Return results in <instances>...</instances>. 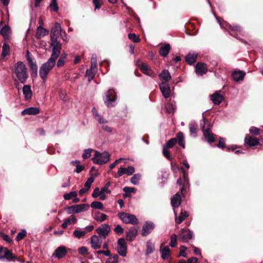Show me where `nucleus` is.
Wrapping results in <instances>:
<instances>
[{
    "mask_svg": "<svg viewBox=\"0 0 263 263\" xmlns=\"http://www.w3.org/2000/svg\"><path fill=\"white\" fill-rule=\"evenodd\" d=\"M15 73L22 83H25L28 78V73L25 65L22 62H18L15 66Z\"/></svg>",
    "mask_w": 263,
    "mask_h": 263,
    "instance_id": "f257e3e1",
    "label": "nucleus"
},
{
    "mask_svg": "<svg viewBox=\"0 0 263 263\" xmlns=\"http://www.w3.org/2000/svg\"><path fill=\"white\" fill-rule=\"evenodd\" d=\"M56 60L49 58L45 63L43 64L39 70V74L41 78L45 81L50 71L55 65Z\"/></svg>",
    "mask_w": 263,
    "mask_h": 263,
    "instance_id": "f03ea898",
    "label": "nucleus"
},
{
    "mask_svg": "<svg viewBox=\"0 0 263 263\" xmlns=\"http://www.w3.org/2000/svg\"><path fill=\"white\" fill-rule=\"evenodd\" d=\"M110 159V155L107 152L100 153L97 151H94V155L92 159L95 164L102 165L106 163Z\"/></svg>",
    "mask_w": 263,
    "mask_h": 263,
    "instance_id": "7ed1b4c3",
    "label": "nucleus"
},
{
    "mask_svg": "<svg viewBox=\"0 0 263 263\" xmlns=\"http://www.w3.org/2000/svg\"><path fill=\"white\" fill-rule=\"evenodd\" d=\"M118 217L126 224H137L139 220L135 215L125 212H120L118 214Z\"/></svg>",
    "mask_w": 263,
    "mask_h": 263,
    "instance_id": "20e7f679",
    "label": "nucleus"
},
{
    "mask_svg": "<svg viewBox=\"0 0 263 263\" xmlns=\"http://www.w3.org/2000/svg\"><path fill=\"white\" fill-rule=\"evenodd\" d=\"M116 99V93L115 90L109 89L106 92L105 96L104 97V103L107 107H112L115 105Z\"/></svg>",
    "mask_w": 263,
    "mask_h": 263,
    "instance_id": "39448f33",
    "label": "nucleus"
},
{
    "mask_svg": "<svg viewBox=\"0 0 263 263\" xmlns=\"http://www.w3.org/2000/svg\"><path fill=\"white\" fill-rule=\"evenodd\" d=\"M216 18L217 20V22L219 23V24L221 28H223L227 30V28H229V29H231V31H229V34L231 35L236 37V39H238L237 37V34L233 33V32H240L241 31V29L240 26L236 25L232 26V25L229 24L228 23H227L226 22L222 23V22H221L220 20L216 16Z\"/></svg>",
    "mask_w": 263,
    "mask_h": 263,
    "instance_id": "423d86ee",
    "label": "nucleus"
},
{
    "mask_svg": "<svg viewBox=\"0 0 263 263\" xmlns=\"http://www.w3.org/2000/svg\"><path fill=\"white\" fill-rule=\"evenodd\" d=\"M51 46L52 47V51L50 58L57 60L60 54L61 44L57 39H51Z\"/></svg>",
    "mask_w": 263,
    "mask_h": 263,
    "instance_id": "0eeeda50",
    "label": "nucleus"
},
{
    "mask_svg": "<svg viewBox=\"0 0 263 263\" xmlns=\"http://www.w3.org/2000/svg\"><path fill=\"white\" fill-rule=\"evenodd\" d=\"M89 205L87 204H75L67 208L68 214L79 213L87 211Z\"/></svg>",
    "mask_w": 263,
    "mask_h": 263,
    "instance_id": "6e6552de",
    "label": "nucleus"
},
{
    "mask_svg": "<svg viewBox=\"0 0 263 263\" xmlns=\"http://www.w3.org/2000/svg\"><path fill=\"white\" fill-rule=\"evenodd\" d=\"M127 243L124 238H121L117 241V251L118 253L122 257L127 255Z\"/></svg>",
    "mask_w": 263,
    "mask_h": 263,
    "instance_id": "1a4fd4ad",
    "label": "nucleus"
},
{
    "mask_svg": "<svg viewBox=\"0 0 263 263\" xmlns=\"http://www.w3.org/2000/svg\"><path fill=\"white\" fill-rule=\"evenodd\" d=\"M96 231L99 237L106 238L110 231V227L108 224H102Z\"/></svg>",
    "mask_w": 263,
    "mask_h": 263,
    "instance_id": "9d476101",
    "label": "nucleus"
},
{
    "mask_svg": "<svg viewBox=\"0 0 263 263\" xmlns=\"http://www.w3.org/2000/svg\"><path fill=\"white\" fill-rule=\"evenodd\" d=\"M15 257L12 254L11 251L6 248L0 247V259L11 261Z\"/></svg>",
    "mask_w": 263,
    "mask_h": 263,
    "instance_id": "9b49d317",
    "label": "nucleus"
},
{
    "mask_svg": "<svg viewBox=\"0 0 263 263\" xmlns=\"http://www.w3.org/2000/svg\"><path fill=\"white\" fill-rule=\"evenodd\" d=\"M179 236L181 238L182 242H187L193 238V233L189 229H181L179 232Z\"/></svg>",
    "mask_w": 263,
    "mask_h": 263,
    "instance_id": "f8f14e48",
    "label": "nucleus"
},
{
    "mask_svg": "<svg viewBox=\"0 0 263 263\" xmlns=\"http://www.w3.org/2000/svg\"><path fill=\"white\" fill-rule=\"evenodd\" d=\"M102 238L96 235H93L90 239L91 248L94 250L99 249L101 247Z\"/></svg>",
    "mask_w": 263,
    "mask_h": 263,
    "instance_id": "ddd939ff",
    "label": "nucleus"
},
{
    "mask_svg": "<svg viewBox=\"0 0 263 263\" xmlns=\"http://www.w3.org/2000/svg\"><path fill=\"white\" fill-rule=\"evenodd\" d=\"M155 228V224L153 222L146 221L143 226L141 234L143 236L148 235Z\"/></svg>",
    "mask_w": 263,
    "mask_h": 263,
    "instance_id": "4468645a",
    "label": "nucleus"
},
{
    "mask_svg": "<svg viewBox=\"0 0 263 263\" xmlns=\"http://www.w3.org/2000/svg\"><path fill=\"white\" fill-rule=\"evenodd\" d=\"M159 87L163 96L166 99L168 98L171 94V88L168 83L162 82L159 84Z\"/></svg>",
    "mask_w": 263,
    "mask_h": 263,
    "instance_id": "2eb2a0df",
    "label": "nucleus"
},
{
    "mask_svg": "<svg viewBox=\"0 0 263 263\" xmlns=\"http://www.w3.org/2000/svg\"><path fill=\"white\" fill-rule=\"evenodd\" d=\"M212 125L208 124V127L206 130L203 132V136L206 141L209 143H212L215 141V137L213 134L212 133Z\"/></svg>",
    "mask_w": 263,
    "mask_h": 263,
    "instance_id": "dca6fc26",
    "label": "nucleus"
},
{
    "mask_svg": "<svg viewBox=\"0 0 263 263\" xmlns=\"http://www.w3.org/2000/svg\"><path fill=\"white\" fill-rule=\"evenodd\" d=\"M67 253V249L64 246H61L55 249L52 257L61 259L64 257Z\"/></svg>",
    "mask_w": 263,
    "mask_h": 263,
    "instance_id": "f3484780",
    "label": "nucleus"
},
{
    "mask_svg": "<svg viewBox=\"0 0 263 263\" xmlns=\"http://www.w3.org/2000/svg\"><path fill=\"white\" fill-rule=\"evenodd\" d=\"M61 31L62 29L60 24L58 23H55L51 31V39H57L61 34Z\"/></svg>",
    "mask_w": 263,
    "mask_h": 263,
    "instance_id": "a211bd4d",
    "label": "nucleus"
},
{
    "mask_svg": "<svg viewBox=\"0 0 263 263\" xmlns=\"http://www.w3.org/2000/svg\"><path fill=\"white\" fill-rule=\"evenodd\" d=\"M140 69L143 73L151 77L154 78L156 76L155 72L152 70L150 67L145 63H141L140 66Z\"/></svg>",
    "mask_w": 263,
    "mask_h": 263,
    "instance_id": "6ab92c4d",
    "label": "nucleus"
},
{
    "mask_svg": "<svg viewBox=\"0 0 263 263\" xmlns=\"http://www.w3.org/2000/svg\"><path fill=\"white\" fill-rule=\"evenodd\" d=\"M195 71L198 76H202L208 71L207 66L204 63L199 62L195 66Z\"/></svg>",
    "mask_w": 263,
    "mask_h": 263,
    "instance_id": "aec40b11",
    "label": "nucleus"
},
{
    "mask_svg": "<svg viewBox=\"0 0 263 263\" xmlns=\"http://www.w3.org/2000/svg\"><path fill=\"white\" fill-rule=\"evenodd\" d=\"M135 172V168L133 166H129L127 168L120 167L117 172L118 175L120 177L124 174L128 176L132 175Z\"/></svg>",
    "mask_w": 263,
    "mask_h": 263,
    "instance_id": "412c9836",
    "label": "nucleus"
},
{
    "mask_svg": "<svg viewBox=\"0 0 263 263\" xmlns=\"http://www.w3.org/2000/svg\"><path fill=\"white\" fill-rule=\"evenodd\" d=\"M164 243H162L160 248V252H161V257L164 260H167L170 256V250L169 246H165L162 248Z\"/></svg>",
    "mask_w": 263,
    "mask_h": 263,
    "instance_id": "4be33fe9",
    "label": "nucleus"
},
{
    "mask_svg": "<svg viewBox=\"0 0 263 263\" xmlns=\"http://www.w3.org/2000/svg\"><path fill=\"white\" fill-rule=\"evenodd\" d=\"M138 234L137 229L135 227H132L126 233V238L127 241H133Z\"/></svg>",
    "mask_w": 263,
    "mask_h": 263,
    "instance_id": "5701e85b",
    "label": "nucleus"
},
{
    "mask_svg": "<svg viewBox=\"0 0 263 263\" xmlns=\"http://www.w3.org/2000/svg\"><path fill=\"white\" fill-rule=\"evenodd\" d=\"M40 112V109L36 107H30L24 109L21 112V115L23 116L28 115H36Z\"/></svg>",
    "mask_w": 263,
    "mask_h": 263,
    "instance_id": "b1692460",
    "label": "nucleus"
},
{
    "mask_svg": "<svg viewBox=\"0 0 263 263\" xmlns=\"http://www.w3.org/2000/svg\"><path fill=\"white\" fill-rule=\"evenodd\" d=\"M210 97L211 101L215 105L220 104L224 99L223 96L219 94L218 91H216L214 93L211 95Z\"/></svg>",
    "mask_w": 263,
    "mask_h": 263,
    "instance_id": "393cba45",
    "label": "nucleus"
},
{
    "mask_svg": "<svg viewBox=\"0 0 263 263\" xmlns=\"http://www.w3.org/2000/svg\"><path fill=\"white\" fill-rule=\"evenodd\" d=\"M23 93L26 101H28L31 99L32 92L30 85H25L23 86Z\"/></svg>",
    "mask_w": 263,
    "mask_h": 263,
    "instance_id": "a878e982",
    "label": "nucleus"
},
{
    "mask_svg": "<svg viewBox=\"0 0 263 263\" xmlns=\"http://www.w3.org/2000/svg\"><path fill=\"white\" fill-rule=\"evenodd\" d=\"M181 197L179 193H176L171 198V204L174 208L178 207L181 204Z\"/></svg>",
    "mask_w": 263,
    "mask_h": 263,
    "instance_id": "bb28decb",
    "label": "nucleus"
},
{
    "mask_svg": "<svg viewBox=\"0 0 263 263\" xmlns=\"http://www.w3.org/2000/svg\"><path fill=\"white\" fill-rule=\"evenodd\" d=\"M174 213L175 215V221L178 224H180L182 222V221H184L189 216L188 213L186 211H182L178 218L177 217V213L175 210H174Z\"/></svg>",
    "mask_w": 263,
    "mask_h": 263,
    "instance_id": "cd10ccee",
    "label": "nucleus"
},
{
    "mask_svg": "<svg viewBox=\"0 0 263 263\" xmlns=\"http://www.w3.org/2000/svg\"><path fill=\"white\" fill-rule=\"evenodd\" d=\"M232 76L234 81L237 82L243 79L245 72L240 70L235 71L232 73Z\"/></svg>",
    "mask_w": 263,
    "mask_h": 263,
    "instance_id": "c85d7f7f",
    "label": "nucleus"
},
{
    "mask_svg": "<svg viewBox=\"0 0 263 263\" xmlns=\"http://www.w3.org/2000/svg\"><path fill=\"white\" fill-rule=\"evenodd\" d=\"M197 57V53L196 52L189 53L185 56V59L188 64L191 65L195 62Z\"/></svg>",
    "mask_w": 263,
    "mask_h": 263,
    "instance_id": "c756f323",
    "label": "nucleus"
},
{
    "mask_svg": "<svg viewBox=\"0 0 263 263\" xmlns=\"http://www.w3.org/2000/svg\"><path fill=\"white\" fill-rule=\"evenodd\" d=\"M159 77L161 80L164 81L163 82H166L167 83L169 80L171 79V76L169 71L166 69L163 70L159 74Z\"/></svg>",
    "mask_w": 263,
    "mask_h": 263,
    "instance_id": "7c9ffc66",
    "label": "nucleus"
},
{
    "mask_svg": "<svg viewBox=\"0 0 263 263\" xmlns=\"http://www.w3.org/2000/svg\"><path fill=\"white\" fill-rule=\"evenodd\" d=\"M245 143L249 146H254L258 144L259 140L256 138L249 137L245 138Z\"/></svg>",
    "mask_w": 263,
    "mask_h": 263,
    "instance_id": "2f4dec72",
    "label": "nucleus"
},
{
    "mask_svg": "<svg viewBox=\"0 0 263 263\" xmlns=\"http://www.w3.org/2000/svg\"><path fill=\"white\" fill-rule=\"evenodd\" d=\"M171 49V46L169 44H165L162 46L159 50L160 54L164 57H167Z\"/></svg>",
    "mask_w": 263,
    "mask_h": 263,
    "instance_id": "473e14b6",
    "label": "nucleus"
},
{
    "mask_svg": "<svg viewBox=\"0 0 263 263\" xmlns=\"http://www.w3.org/2000/svg\"><path fill=\"white\" fill-rule=\"evenodd\" d=\"M177 142L182 148H185L184 136L182 132H180L176 135Z\"/></svg>",
    "mask_w": 263,
    "mask_h": 263,
    "instance_id": "72a5a7b5",
    "label": "nucleus"
},
{
    "mask_svg": "<svg viewBox=\"0 0 263 263\" xmlns=\"http://www.w3.org/2000/svg\"><path fill=\"white\" fill-rule=\"evenodd\" d=\"M49 31L41 26L38 27L36 29V36L38 38H41L45 35H48Z\"/></svg>",
    "mask_w": 263,
    "mask_h": 263,
    "instance_id": "f704fd0d",
    "label": "nucleus"
},
{
    "mask_svg": "<svg viewBox=\"0 0 263 263\" xmlns=\"http://www.w3.org/2000/svg\"><path fill=\"white\" fill-rule=\"evenodd\" d=\"M155 249L154 244L152 242L151 240H148L146 242V251L145 255L146 256L149 255L150 254L154 252Z\"/></svg>",
    "mask_w": 263,
    "mask_h": 263,
    "instance_id": "c9c22d12",
    "label": "nucleus"
},
{
    "mask_svg": "<svg viewBox=\"0 0 263 263\" xmlns=\"http://www.w3.org/2000/svg\"><path fill=\"white\" fill-rule=\"evenodd\" d=\"M107 217L106 214L97 212L94 216V219L97 221L102 222L106 219Z\"/></svg>",
    "mask_w": 263,
    "mask_h": 263,
    "instance_id": "e433bc0d",
    "label": "nucleus"
},
{
    "mask_svg": "<svg viewBox=\"0 0 263 263\" xmlns=\"http://www.w3.org/2000/svg\"><path fill=\"white\" fill-rule=\"evenodd\" d=\"M11 33L10 28L8 25H5L1 30V34L5 38L8 39Z\"/></svg>",
    "mask_w": 263,
    "mask_h": 263,
    "instance_id": "4c0bfd02",
    "label": "nucleus"
},
{
    "mask_svg": "<svg viewBox=\"0 0 263 263\" xmlns=\"http://www.w3.org/2000/svg\"><path fill=\"white\" fill-rule=\"evenodd\" d=\"M10 52V47L9 45L5 43L3 44L2 47V53L1 57L3 59H4L5 57L9 54Z\"/></svg>",
    "mask_w": 263,
    "mask_h": 263,
    "instance_id": "58836bf2",
    "label": "nucleus"
},
{
    "mask_svg": "<svg viewBox=\"0 0 263 263\" xmlns=\"http://www.w3.org/2000/svg\"><path fill=\"white\" fill-rule=\"evenodd\" d=\"M90 206L91 208L95 209H98V210H102L104 209L103 203L99 201L92 202L90 204Z\"/></svg>",
    "mask_w": 263,
    "mask_h": 263,
    "instance_id": "ea45409f",
    "label": "nucleus"
},
{
    "mask_svg": "<svg viewBox=\"0 0 263 263\" xmlns=\"http://www.w3.org/2000/svg\"><path fill=\"white\" fill-rule=\"evenodd\" d=\"M85 234L83 229L76 230L73 232V236L77 238H80L85 236Z\"/></svg>",
    "mask_w": 263,
    "mask_h": 263,
    "instance_id": "a19ab883",
    "label": "nucleus"
},
{
    "mask_svg": "<svg viewBox=\"0 0 263 263\" xmlns=\"http://www.w3.org/2000/svg\"><path fill=\"white\" fill-rule=\"evenodd\" d=\"M90 67L93 70H97V58L96 55H92Z\"/></svg>",
    "mask_w": 263,
    "mask_h": 263,
    "instance_id": "79ce46f5",
    "label": "nucleus"
},
{
    "mask_svg": "<svg viewBox=\"0 0 263 263\" xmlns=\"http://www.w3.org/2000/svg\"><path fill=\"white\" fill-rule=\"evenodd\" d=\"M77 195H78V194H77V192L72 191V192H70V193H66V194H64L63 197H64V199H65L66 200H68L72 199V198L77 197Z\"/></svg>",
    "mask_w": 263,
    "mask_h": 263,
    "instance_id": "37998d69",
    "label": "nucleus"
},
{
    "mask_svg": "<svg viewBox=\"0 0 263 263\" xmlns=\"http://www.w3.org/2000/svg\"><path fill=\"white\" fill-rule=\"evenodd\" d=\"M95 108L94 107L92 108V111L93 115L97 118V119L99 121V122L100 124H102V125L106 124L107 122V121L106 119H104L103 117H102L101 116H100L99 114H95Z\"/></svg>",
    "mask_w": 263,
    "mask_h": 263,
    "instance_id": "c03bdc74",
    "label": "nucleus"
},
{
    "mask_svg": "<svg viewBox=\"0 0 263 263\" xmlns=\"http://www.w3.org/2000/svg\"><path fill=\"white\" fill-rule=\"evenodd\" d=\"M29 66L32 72L37 76V66L34 60H31L30 61Z\"/></svg>",
    "mask_w": 263,
    "mask_h": 263,
    "instance_id": "a18cd8bd",
    "label": "nucleus"
},
{
    "mask_svg": "<svg viewBox=\"0 0 263 263\" xmlns=\"http://www.w3.org/2000/svg\"><path fill=\"white\" fill-rule=\"evenodd\" d=\"M97 70H93L91 68L90 70L87 69L86 72V76L88 77V80L90 82L94 78L95 75Z\"/></svg>",
    "mask_w": 263,
    "mask_h": 263,
    "instance_id": "49530a36",
    "label": "nucleus"
},
{
    "mask_svg": "<svg viewBox=\"0 0 263 263\" xmlns=\"http://www.w3.org/2000/svg\"><path fill=\"white\" fill-rule=\"evenodd\" d=\"M140 179V174H136L131 178L130 181L133 184L137 185L139 184Z\"/></svg>",
    "mask_w": 263,
    "mask_h": 263,
    "instance_id": "de8ad7c7",
    "label": "nucleus"
},
{
    "mask_svg": "<svg viewBox=\"0 0 263 263\" xmlns=\"http://www.w3.org/2000/svg\"><path fill=\"white\" fill-rule=\"evenodd\" d=\"M119 256L117 254H115L107 259L105 263H118Z\"/></svg>",
    "mask_w": 263,
    "mask_h": 263,
    "instance_id": "09e8293b",
    "label": "nucleus"
},
{
    "mask_svg": "<svg viewBox=\"0 0 263 263\" xmlns=\"http://www.w3.org/2000/svg\"><path fill=\"white\" fill-rule=\"evenodd\" d=\"M66 58V54H62L60 59L58 60L57 65L58 67L63 66L65 63Z\"/></svg>",
    "mask_w": 263,
    "mask_h": 263,
    "instance_id": "8fccbe9b",
    "label": "nucleus"
},
{
    "mask_svg": "<svg viewBox=\"0 0 263 263\" xmlns=\"http://www.w3.org/2000/svg\"><path fill=\"white\" fill-rule=\"evenodd\" d=\"M211 124L208 120H205V118L203 116L202 117V121H201L200 125V127L202 130L204 132L206 130V128L208 127V124Z\"/></svg>",
    "mask_w": 263,
    "mask_h": 263,
    "instance_id": "3c124183",
    "label": "nucleus"
},
{
    "mask_svg": "<svg viewBox=\"0 0 263 263\" xmlns=\"http://www.w3.org/2000/svg\"><path fill=\"white\" fill-rule=\"evenodd\" d=\"M171 242L169 246L172 248H174L177 246V235L173 234L170 237Z\"/></svg>",
    "mask_w": 263,
    "mask_h": 263,
    "instance_id": "603ef678",
    "label": "nucleus"
},
{
    "mask_svg": "<svg viewBox=\"0 0 263 263\" xmlns=\"http://www.w3.org/2000/svg\"><path fill=\"white\" fill-rule=\"evenodd\" d=\"M129 39L132 40L134 43H139L140 41V39L138 35H137L135 33H129L128 34Z\"/></svg>",
    "mask_w": 263,
    "mask_h": 263,
    "instance_id": "864d4df0",
    "label": "nucleus"
},
{
    "mask_svg": "<svg viewBox=\"0 0 263 263\" xmlns=\"http://www.w3.org/2000/svg\"><path fill=\"white\" fill-rule=\"evenodd\" d=\"M177 143V139L176 138H172L166 143V146L167 148H170L173 147L174 145Z\"/></svg>",
    "mask_w": 263,
    "mask_h": 263,
    "instance_id": "5fc2aeb1",
    "label": "nucleus"
},
{
    "mask_svg": "<svg viewBox=\"0 0 263 263\" xmlns=\"http://www.w3.org/2000/svg\"><path fill=\"white\" fill-rule=\"evenodd\" d=\"M94 151H95V150H93L91 148H88V149H85L84 153L82 155L83 158L84 159H86L90 157L91 156V153L92 152L94 153Z\"/></svg>",
    "mask_w": 263,
    "mask_h": 263,
    "instance_id": "6e6d98bb",
    "label": "nucleus"
},
{
    "mask_svg": "<svg viewBox=\"0 0 263 263\" xmlns=\"http://www.w3.org/2000/svg\"><path fill=\"white\" fill-rule=\"evenodd\" d=\"M51 10L57 12L59 9V7L57 5V0H52V2L49 5Z\"/></svg>",
    "mask_w": 263,
    "mask_h": 263,
    "instance_id": "4d7b16f0",
    "label": "nucleus"
},
{
    "mask_svg": "<svg viewBox=\"0 0 263 263\" xmlns=\"http://www.w3.org/2000/svg\"><path fill=\"white\" fill-rule=\"evenodd\" d=\"M165 108L168 113H173L175 109V105L173 103H168Z\"/></svg>",
    "mask_w": 263,
    "mask_h": 263,
    "instance_id": "13d9d810",
    "label": "nucleus"
},
{
    "mask_svg": "<svg viewBox=\"0 0 263 263\" xmlns=\"http://www.w3.org/2000/svg\"><path fill=\"white\" fill-rule=\"evenodd\" d=\"M27 233L25 230H22L21 232H19L16 237L17 241L22 240L26 235Z\"/></svg>",
    "mask_w": 263,
    "mask_h": 263,
    "instance_id": "bf43d9fd",
    "label": "nucleus"
},
{
    "mask_svg": "<svg viewBox=\"0 0 263 263\" xmlns=\"http://www.w3.org/2000/svg\"><path fill=\"white\" fill-rule=\"evenodd\" d=\"M101 193V190H100L99 187H96L93 190V192L91 195L93 198H96L100 196Z\"/></svg>",
    "mask_w": 263,
    "mask_h": 263,
    "instance_id": "052dcab7",
    "label": "nucleus"
},
{
    "mask_svg": "<svg viewBox=\"0 0 263 263\" xmlns=\"http://www.w3.org/2000/svg\"><path fill=\"white\" fill-rule=\"evenodd\" d=\"M196 125L194 123H190L189 125L190 132L191 135L195 134L196 133Z\"/></svg>",
    "mask_w": 263,
    "mask_h": 263,
    "instance_id": "680f3d73",
    "label": "nucleus"
},
{
    "mask_svg": "<svg viewBox=\"0 0 263 263\" xmlns=\"http://www.w3.org/2000/svg\"><path fill=\"white\" fill-rule=\"evenodd\" d=\"M93 181L94 179L92 177L89 178L84 184L85 187L89 190L91 184Z\"/></svg>",
    "mask_w": 263,
    "mask_h": 263,
    "instance_id": "e2e57ef3",
    "label": "nucleus"
},
{
    "mask_svg": "<svg viewBox=\"0 0 263 263\" xmlns=\"http://www.w3.org/2000/svg\"><path fill=\"white\" fill-rule=\"evenodd\" d=\"M250 133L251 134L254 135H258L259 134V129L255 127H251L250 128Z\"/></svg>",
    "mask_w": 263,
    "mask_h": 263,
    "instance_id": "0e129e2a",
    "label": "nucleus"
},
{
    "mask_svg": "<svg viewBox=\"0 0 263 263\" xmlns=\"http://www.w3.org/2000/svg\"><path fill=\"white\" fill-rule=\"evenodd\" d=\"M79 253L82 255H85L88 254V250L85 247H82L79 249Z\"/></svg>",
    "mask_w": 263,
    "mask_h": 263,
    "instance_id": "69168bd1",
    "label": "nucleus"
},
{
    "mask_svg": "<svg viewBox=\"0 0 263 263\" xmlns=\"http://www.w3.org/2000/svg\"><path fill=\"white\" fill-rule=\"evenodd\" d=\"M115 232L117 234H121L123 233V229L121 226L118 225L114 228Z\"/></svg>",
    "mask_w": 263,
    "mask_h": 263,
    "instance_id": "338daca9",
    "label": "nucleus"
},
{
    "mask_svg": "<svg viewBox=\"0 0 263 263\" xmlns=\"http://www.w3.org/2000/svg\"><path fill=\"white\" fill-rule=\"evenodd\" d=\"M110 185V183L109 182H107L105 185L104 186V187H102L101 189V192L102 193H107L108 194H110V191L108 189V187Z\"/></svg>",
    "mask_w": 263,
    "mask_h": 263,
    "instance_id": "774afa93",
    "label": "nucleus"
}]
</instances>
